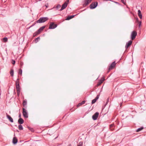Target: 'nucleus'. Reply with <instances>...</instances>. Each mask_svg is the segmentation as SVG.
<instances>
[{
  "mask_svg": "<svg viewBox=\"0 0 146 146\" xmlns=\"http://www.w3.org/2000/svg\"><path fill=\"white\" fill-rule=\"evenodd\" d=\"M18 123L20 124H22L24 122V120L22 118H20L18 120Z\"/></svg>",
  "mask_w": 146,
  "mask_h": 146,
  "instance_id": "nucleus-13",
  "label": "nucleus"
},
{
  "mask_svg": "<svg viewBox=\"0 0 146 146\" xmlns=\"http://www.w3.org/2000/svg\"><path fill=\"white\" fill-rule=\"evenodd\" d=\"M61 6L60 5H58L57 6H56V8L57 10Z\"/></svg>",
  "mask_w": 146,
  "mask_h": 146,
  "instance_id": "nucleus-27",
  "label": "nucleus"
},
{
  "mask_svg": "<svg viewBox=\"0 0 146 146\" xmlns=\"http://www.w3.org/2000/svg\"><path fill=\"white\" fill-rule=\"evenodd\" d=\"M17 95L18 96H19L20 95L21 90H17Z\"/></svg>",
  "mask_w": 146,
  "mask_h": 146,
  "instance_id": "nucleus-30",
  "label": "nucleus"
},
{
  "mask_svg": "<svg viewBox=\"0 0 146 146\" xmlns=\"http://www.w3.org/2000/svg\"><path fill=\"white\" fill-rule=\"evenodd\" d=\"M7 117V119H8L11 122H13V118L11 117L10 116L8 115L7 113H6Z\"/></svg>",
  "mask_w": 146,
  "mask_h": 146,
  "instance_id": "nucleus-10",
  "label": "nucleus"
},
{
  "mask_svg": "<svg viewBox=\"0 0 146 146\" xmlns=\"http://www.w3.org/2000/svg\"><path fill=\"white\" fill-rule=\"evenodd\" d=\"M143 127H141L139 128H138L137 129L136 131L137 132H139L141 131L143 129Z\"/></svg>",
  "mask_w": 146,
  "mask_h": 146,
  "instance_id": "nucleus-24",
  "label": "nucleus"
},
{
  "mask_svg": "<svg viewBox=\"0 0 146 146\" xmlns=\"http://www.w3.org/2000/svg\"><path fill=\"white\" fill-rule=\"evenodd\" d=\"M18 127L20 130H22L23 129L22 125H21V124H20L19 125Z\"/></svg>",
  "mask_w": 146,
  "mask_h": 146,
  "instance_id": "nucleus-23",
  "label": "nucleus"
},
{
  "mask_svg": "<svg viewBox=\"0 0 146 146\" xmlns=\"http://www.w3.org/2000/svg\"><path fill=\"white\" fill-rule=\"evenodd\" d=\"M17 139L15 137H13V143L14 144L17 143Z\"/></svg>",
  "mask_w": 146,
  "mask_h": 146,
  "instance_id": "nucleus-16",
  "label": "nucleus"
},
{
  "mask_svg": "<svg viewBox=\"0 0 146 146\" xmlns=\"http://www.w3.org/2000/svg\"><path fill=\"white\" fill-rule=\"evenodd\" d=\"M22 110L23 116L25 118H27L28 117V115L27 110L24 108H23Z\"/></svg>",
  "mask_w": 146,
  "mask_h": 146,
  "instance_id": "nucleus-2",
  "label": "nucleus"
},
{
  "mask_svg": "<svg viewBox=\"0 0 146 146\" xmlns=\"http://www.w3.org/2000/svg\"><path fill=\"white\" fill-rule=\"evenodd\" d=\"M116 64L115 62L114 61L111 64L110 66H109L108 71V72H109L110 70L113 69L115 67V66Z\"/></svg>",
  "mask_w": 146,
  "mask_h": 146,
  "instance_id": "nucleus-6",
  "label": "nucleus"
},
{
  "mask_svg": "<svg viewBox=\"0 0 146 146\" xmlns=\"http://www.w3.org/2000/svg\"><path fill=\"white\" fill-rule=\"evenodd\" d=\"M122 2L124 4H125L126 0H121Z\"/></svg>",
  "mask_w": 146,
  "mask_h": 146,
  "instance_id": "nucleus-32",
  "label": "nucleus"
},
{
  "mask_svg": "<svg viewBox=\"0 0 146 146\" xmlns=\"http://www.w3.org/2000/svg\"><path fill=\"white\" fill-rule=\"evenodd\" d=\"M85 101L84 100V101H82L81 103V104L82 105H83V104H84L85 103Z\"/></svg>",
  "mask_w": 146,
  "mask_h": 146,
  "instance_id": "nucleus-34",
  "label": "nucleus"
},
{
  "mask_svg": "<svg viewBox=\"0 0 146 146\" xmlns=\"http://www.w3.org/2000/svg\"><path fill=\"white\" fill-rule=\"evenodd\" d=\"M114 126V125L113 124H111L110 125V127L111 130H112L113 129H111V128L113 127Z\"/></svg>",
  "mask_w": 146,
  "mask_h": 146,
  "instance_id": "nucleus-31",
  "label": "nucleus"
},
{
  "mask_svg": "<svg viewBox=\"0 0 146 146\" xmlns=\"http://www.w3.org/2000/svg\"><path fill=\"white\" fill-rule=\"evenodd\" d=\"M69 0H67L62 5L61 9L59 10L60 11H62L64 9H65L67 6L68 3V2Z\"/></svg>",
  "mask_w": 146,
  "mask_h": 146,
  "instance_id": "nucleus-4",
  "label": "nucleus"
},
{
  "mask_svg": "<svg viewBox=\"0 0 146 146\" xmlns=\"http://www.w3.org/2000/svg\"><path fill=\"white\" fill-rule=\"evenodd\" d=\"M98 3L97 2H95L92 3L90 6V7L91 9H94L97 6Z\"/></svg>",
  "mask_w": 146,
  "mask_h": 146,
  "instance_id": "nucleus-3",
  "label": "nucleus"
},
{
  "mask_svg": "<svg viewBox=\"0 0 146 146\" xmlns=\"http://www.w3.org/2000/svg\"><path fill=\"white\" fill-rule=\"evenodd\" d=\"M35 24H35H33V25L31 26V27H32V26H34V25Z\"/></svg>",
  "mask_w": 146,
  "mask_h": 146,
  "instance_id": "nucleus-43",
  "label": "nucleus"
},
{
  "mask_svg": "<svg viewBox=\"0 0 146 146\" xmlns=\"http://www.w3.org/2000/svg\"><path fill=\"white\" fill-rule=\"evenodd\" d=\"M83 142L81 141L78 144L77 146H82Z\"/></svg>",
  "mask_w": 146,
  "mask_h": 146,
  "instance_id": "nucleus-26",
  "label": "nucleus"
},
{
  "mask_svg": "<svg viewBox=\"0 0 146 146\" xmlns=\"http://www.w3.org/2000/svg\"><path fill=\"white\" fill-rule=\"evenodd\" d=\"M22 71L21 69H20L19 70V74L21 75L22 74Z\"/></svg>",
  "mask_w": 146,
  "mask_h": 146,
  "instance_id": "nucleus-28",
  "label": "nucleus"
},
{
  "mask_svg": "<svg viewBox=\"0 0 146 146\" xmlns=\"http://www.w3.org/2000/svg\"><path fill=\"white\" fill-rule=\"evenodd\" d=\"M10 74L12 76H13L14 75V70L13 69H11V70L10 71Z\"/></svg>",
  "mask_w": 146,
  "mask_h": 146,
  "instance_id": "nucleus-20",
  "label": "nucleus"
},
{
  "mask_svg": "<svg viewBox=\"0 0 146 146\" xmlns=\"http://www.w3.org/2000/svg\"><path fill=\"white\" fill-rule=\"evenodd\" d=\"M132 41L130 40L127 42L125 46V48L126 49H127L132 44Z\"/></svg>",
  "mask_w": 146,
  "mask_h": 146,
  "instance_id": "nucleus-9",
  "label": "nucleus"
},
{
  "mask_svg": "<svg viewBox=\"0 0 146 146\" xmlns=\"http://www.w3.org/2000/svg\"><path fill=\"white\" fill-rule=\"evenodd\" d=\"M39 34V33L38 32V31H37L33 34V36H35Z\"/></svg>",
  "mask_w": 146,
  "mask_h": 146,
  "instance_id": "nucleus-22",
  "label": "nucleus"
},
{
  "mask_svg": "<svg viewBox=\"0 0 146 146\" xmlns=\"http://www.w3.org/2000/svg\"><path fill=\"white\" fill-rule=\"evenodd\" d=\"M19 84V79L18 78L16 81V85H17V84Z\"/></svg>",
  "mask_w": 146,
  "mask_h": 146,
  "instance_id": "nucleus-29",
  "label": "nucleus"
},
{
  "mask_svg": "<svg viewBox=\"0 0 146 146\" xmlns=\"http://www.w3.org/2000/svg\"><path fill=\"white\" fill-rule=\"evenodd\" d=\"M81 105H82L81 104V103H80L78 104V105L77 106V107H79L80 106H81Z\"/></svg>",
  "mask_w": 146,
  "mask_h": 146,
  "instance_id": "nucleus-35",
  "label": "nucleus"
},
{
  "mask_svg": "<svg viewBox=\"0 0 146 146\" xmlns=\"http://www.w3.org/2000/svg\"><path fill=\"white\" fill-rule=\"evenodd\" d=\"M16 89L17 90H21L19 84H18L17 85H16Z\"/></svg>",
  "mask_w": 146,
  "mask_h": 146,
  "instance_id": "nucleus-21",
  "label": "nucleus"
},
{
  "mask_svg": "<svg viewBox=\"0 0 146 146\" xmlns=\"http://www.w3.org/2000/svg\"><path fill=\"white\" fill-rule=\"evenodd\" d=\"M15 61L14 60H12V64L14 65V64H15Z\"/></svg>",
  "mask_w": 146,
  "mask_h": 146,
  "instance_id": "nucleus-37",
  "label": "nucleus"
},
{
  "mask_svg": "<svg viewBox=\"0 0 146 146\" xmlns=\"http://www.w3.org/2000/svg\"><path fill=\"white\" fill-rule=\"evenodd\" d=\"M114 2L117 4H119V3H118L117 2Z\"/></svg>",
  "mask_w": 146,
  "mask_h": 146,
  "instance_id": "nucleus-42",
  "label": "nucleus"
},
{
  "mask_svg": "<svg viewBox=\"0 0 146 146\" xmlns=\"http://www.w3.org/2000/svg\"><path fill=\"white\" fill-rule=\"evenodd\" d=\"M27 100L25 99L23 100V105L24 106H25L27 104Z\"/></svg>",
  "mask_w": 146,
  "mask_h": 146,
  "instance_id": "nucleus-18",
  "label": "nucleus"
},
{
  "mask_svg": "<svg viewBox=\"0 0 146 146\" xmlns=\"http://www.w3.org/2000/svg\"><path fill=\"white\" fill-rule=\"evenodd\" d=\"M109 101V98H107V100L106 102V103L105 104V106L107 105V104L108 103Z\"/></svg>",
  "mask_w": 146,
  "mask_h": 146,
  "instance_id": "nucleus-33",
  "label": "nucleus"
},
{
  "mask_svg": "<svg viewBox=\"0 0 146 146\" xmlns=\"http://www.w3.org/2000/svg\"><path fill=\"white\" fill-rule=\"evenodd\" d=\"M74 16V15H71L68 16L67 18L66 19V20H69L72 18H73Z\"/></svg>",
  "mask_w": 146,
  "mask_h": 146,
  "instance_id": "nucleus-19",
  "label": "nucleus"
},
{
  "mask_svg": "<svg viewBox=\"0 0 146 146\" xmlns=\"http://www.w3.org/2000/svg\"><path fill=\"white\" fill-rule=\"evenodd\" d=\"M99 97V95H97L96 97L92 101V104L95 103L96 101L98 99Z\"/></svg>",
  "mask_w": 146,
  "mask_h": 146,
  "instance_id": "nucleus-11",
  "label": "nucleus"
},
{
  "mask_svg": "<svg viewBox=\"0 0 146 146\" xmlns=\"http://www.w3.org/2000/svg\"><path fill=\"white\" fill-rule=\"evenodd\" d=\"M105 79L104 78H101V80L100 81V82L98 84V85H100L102 83L103 81Z\"/></svg>",
  "mask_w": 146,
  "mask_h": 146,
  "instance_id": "nucleus-17",
  "label": "nucleus"
},
{
  "mask_svg": "<svg viewBox=\"0 0 146 146\" xmlns=\"http://www.w3.org/2000/svg\"><path fill=\"white\" fill-rule=\"evenodd\" d=\"M57 26V25L56 24H54L53 23H51L49 27V29H54L56 28Z\"/></svg>",
  "mask_w": 146,
  "mask_h": 146,
  "instance_id": "nucleus-7",
  "label": "nucleus"
},
{
  "mask_svg": "<svg viewBox=\"0 0 146 146\" xmlns=\"http://www.w3.org/2000/svg\"><path fill=\"white\" fill-rule=\"evenodd\" d=\"M29 129H30V130H31L32 131H34V130H33V128H29Z\"/></svg>",
  "mask_w": 146,
  "mask_h": 146,
  "instance_id": "nucleus-38",
  "label": "nucleus"
},
{
  "mask_svg": "<svg viewBox=\"0 0 146 146\" xmlns=\"http://www.w3.org/2000/svg\"><path fill=\"white\" fill-rule=\"evenodd\" d=\"M23 64L22 63H21V68H22V66L23 65Z\"/></svg>",
  "mask_w": 146,
  "mask_h": 146,
  "instance_id": "nucleus-40",
  "label": "nucleus"
},
{
  "mask_svg": "<svg viewBox=\"0 0 146 146\" xmlns=\"http://www.w3.org/2000/svg\"><path fill=\"white\" fill-rule=\"evenodd\" d=\"M92 0H85L84 4L85 5H88L89 3H90L92 1Z\"/></svg>",
  "mask_w": 146,
  "mask_h": 146,
  "instance_id": "nucleus-14",
  "label": "nucleus"
},
{
  "mask_svg": "<svg viewBox=\"0 0 146 146\" xmlns=\"http://www.w3.org/2000/svg\"><path fill=\"white\" fill-rule=\"evenodd\" d=\"M3 42H6L8 41V38L7 37H5L3 38Z\"/></svg>",
  "mask_w": 146,
  "mask_h": 146,
  "instance_id": "nucleus-25",
  "label": "nucleus"
},
{
  "mask_svg": "<svg viewBox=\"0 0 146 146\" xmlns=\"http://www.w3.org/2000/svg\"><path fill=\"white\" fill-rule=\"evenodd\" d=\"M40 39L39 37H37L36 39V42H38V40Z\"/></svg>",
  "mask_w": 146,
  "mask_h": 146,
  "instance_id": "nucleus-36",
  "label": "nucleus"
},
{
  "mask_svg": "<svg viewBox=\"0 0 146 146\" xmlns=\"http://www.w3.org/2000/svg\"><path fill=\"white\" fill-rule=\"evenodd\" d=\"M19 117H20V118H21V114H19Z\"/></svg>",
  "mask_w": 146,
  "mask_h": 146,
  "instance_id": "nucleus-41",
  "label": "nucleus"
},
{
  "mask_svg": "<svg viewBox=\"0 0 146 146\" xmlns=\"http://www.w3.org/2000/svg\"><path fill=\"white\" fill-rule=\"evenodd\" d=\"M141 22H139V27H140V26H141Z\"/></svg>",
  "mask_w": 146,
  "mask_h": 146,
  "instance_id": "nucleus-39",
  "label": "nucleus"
},
{
  "mask_svg": "<svg viewBox=\"0 0 146 146\" xmlns=\"http://www.w3.org/2000/svg\"><path fill=\"white\" fill-rule=\"evenodd\" d=\"M48 19L47 17H41L35 22V24L36 23H44Z\"/></svg>",
  "mask_w": 146,
  "mask_h": 146,
  "instance_id": "nucleus-1",
  "label": "nucleus"
},
{
  "mask_svg": "<svg viewBox=\"0 0 146 146\" xmlns=\"http://www.w3.org/2000/svg\"><path fill=\"white\" fill-rule=\"evenodd\" d=\"M45 26H44L40 27L37 31L40 34L42 31L45 28Z\"/></svg>",
  "mask_w": 146,
  "mask_h": 146,
  "instance_id": "nucleus-12",
  "label": "nucleus"
},
{
  "mask_svg": "<svg viewBox=\"0 0 146 146\" xmlns=\"http://www.w3.org/2000/svg\"><path fill=\"white\" fill-rule=\"evenodd\" d=\"M99 115V113L98 112H96L93 116L92 117V118L94 120H96L97 119V118L98 117V116Z\"/></svg>",
  "mask_w": 146,
  "mask_h": 146,
  "instance_id": "nucleus-8",
  "label": "nucleus"
},
{
  "mask_svg": "<svg viewBox=\"0 0 146 146\" xmlns=\"http://www.w3.org/2000/svg\"><path fill=\"white\" fill-rule=\"evenodd\" d=\"M137 35V33L134 31H133L131 34V39L132 40L134 39Z\"/></svg>",
  "mask_w": 146,
  "mask_h": 146,
  "instance_id": "nucleus-5",
  "label": "nucleus"
},
{
  "mask_svg": "<svg viewBox=\"0 0 146 146\" xmlns=\"http://www.w3.org/2000/svg\"><path fill=\"white\" fill-rule=\"evenodd\" d=\"M138 15L140 19H141L142 18V15L140 10H139L138 11Z\"/></svg>",
  "mask_w": 146,
  "mask_h": 146,
  "instance_id": "nucleus-15",
  "label": "nucleus"
},
{
  "mask_svg": "<svg viewBox=\"0 0 146 146\" xmlns=\"http://www.w3.org/2000/svg\"><path fill=\"white\" fill-rule=\"evenodd\" d=\"M41 1V0H39V1Z\"/></svg>",
  "mask_w": 146,
  "mask_h": 146,
  "instance_id": "nucleus-44",
  "label": "nucleus"
}]
</instances>
